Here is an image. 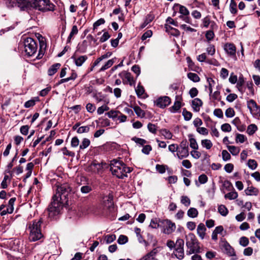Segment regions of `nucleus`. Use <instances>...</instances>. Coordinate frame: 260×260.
<instances>
[{
    "label": "nucleus",
    "instance_id": "f257e3e1",
    "mask_svg": "<svg viewBox=\"0 0 260 260\" xmlns=\"http://www.w3.org/2000/svg\"><path fill=\"white\" fill-rule=\"evenodd\" d=\"M71 187L68 183L57 186L56 192L52 197V201L48 209V214L51 219L60 213L63 206L68 202V197L71 191Z\"/></svg>",
    "mask_w": 260,
    "mask_h": 260
},
{
    "label": "nucleus",
    "instance_id": "f03ea898",
    "mask_svg": "<svg viewBox=\"0 0 260 260\" xmlns=\"http://www.w3.org/2000/svg\"><path fill=\"white\" fill-rule=\"evenodd\" d=\"M21 10L36 9L46 11L54 10V5L49 0H15Z\"/></svg>",
    "mask_w": 260,
    "mask_h": 260
},
{
    "label": "nucleus",
    "instance_id": "7ed1b4c3",
    "mask_svg": "<svg viewBox=\"0 0 260 260\" xmlns=\"http://www.w3.org/2000/svg\"><path fill=\"white\" fill-rule=\"evenodd\" d=\"M110 166V170L112 174L120 179L126 177L127 174L131 173L132 171L131 168L127 167L122 161L117 159L112 160Z\"/></svg>",
    "mask_w": 260,
    "mask_h": 260
},
{
    "label": "nucleus",
    "instance_id": "20e7f679",
    "mask_svg": "<svg viewBox=\"0 0 260 260\" xmlns=\"http://www.w3.org/2000/svg\"><path fill=\"white\" fill-rule=\"evenodd\" d=\"M42 218L36 219L29 222L27 224V230L29 231V239L30 241L35 242L43 237L41 231Z\"/></svg>",
    "mask_w": 260,
    "mask_h": 260
},
{
    "label": "nucleus",
    "instance_id": "39448f33",
    "mask_svg": "<svg viewBox=\"0 0 260 260\" xmlns=\"http://www.w3.org/2000/svg\"><path fill=\"white\" fill-rule=\"evenodd\" d=\"M186 246L189 250L186 251L187 255L199 253L201 252L199 242L193 233H189L185 236Z\"/></svg>",
    "mask_w": 260,
    "mask_h": 260
},
{
    "label": "nucleus",
    "instance_id": "423d86ee",
    "mask_svg": "<svg viewBox=\"0 0 260 260\" xmlns=\"http://www.w3.org/2000/svg\"><path fill=\"white\" fill-rule=\"evenodd\" d=\"M23 47L24 51L28 56H31L35 54L37 50L36 42L31 38L27 37L24 39L21 45Z\"/></svg>",
    "mask_w": 260,
    "mask_h": 260
},
{
    "label": "nucleus",
    "instance_id": "0eeeda50",
    "mask_svg": "<svg viewBox=\"0 0 260 260\" xmlns=\"http://www.w3.org/2000/svg\"><path fill=\"white\" fill-rule=\"evenodd\" d=\"M160 228L164 230V233L166 234H170L176 229L175 223L172 222L169 219H161L160 220Z\"/></svg>",
    "mask_w": 260,
    "mask_h": 260
},
{
    "label": "nucleus",
    "instance_id": "6e6552de",
    "mask_svg": "<svg viewBox=\"0 0 260 260\" xmlns=\"http://www.w3.org/2000/svg\"><path fill=\"white\" fill-rule=\"evenodd\" d=\"M184 241L182 239H177L175 246L176 253L175 256L179 259H182L184 256Z\"/></svg>",
    "mask_w": 260,
    "mask_h": 260
},
{
    "label": "nucleus",
    "instance_id": "1a4fd4ad",
    "mask_svg": "<svg viewBox=\"0 0 260 260\" xmlns=\"http://www.w3.org/2000/svg\"><path fill=\"white\" fill-rule=\"evenodd\" d=\"M103 205L105 209L109 212H112L114 210V205L113 202V195L109 193L108 195L103 197Z\"/></svg>",
    "mask_w": 260,
    "mask_h": 260
},
{
    "label": "nucleus",
    "instance_id": "9d476101",
    "mask_svg": "<svg viewBox=\"0 0 260 260\" xmlns=\"http://www.w3.org/2000/svg\"><path fill=\"white\" fill-rule=\"evenodd\" d=\"M247 107L253 117L260 116V107L253 100H250L247 102Z\"/></svg>",
    "mask_w": 260,
    "mask_h": 260
},
{
    "label": "nucleus",
    "instance_id": "9b49d317",
    "mask_svg": "<svg viewBox=\"0 0 260 260\" xmlns=\"http://www.w3.org/2000/svg\"><path fill=\"white\" fill-rule=\"evenodd\" d=\"M220 247L223 252L230 256H236L234 248L226 241H221Z\"/></svg>",
    "mask_w": 260,
    "mask_h": 260
},
{
    "label": "nucleus",
    "instance_id": "f8f14e48",
    "mask_svg": "<svg viewBox=\"0 0 260 260\" xmlns=\"http://www.w3.org/2000/svg\"><path fill=\"white\" fill-rule=\"evenodd\" d=\"M119 76L122 79L123 82L124 83L126 82V83L129 84L131 86H135V80L134 79L133 77L130 73L126 71H122L119 74Z\"/></svg>",
    "mask_w": 260,
    "mask_h": 260
},
{
    "label": "nucleus",
    "instance_id": "ddd939ff",
    "mask_svg": "<svg viewBox=\"0 0 260 260\" xmlns=\"http://www.w3.org/2000/svg\"><path fill=\"white\" fill-rule=\"evenodd\" d=\"M171 103V99L167 96L159 97L155 102V105L160 108H165L167 106H169Z\"/></svg>",
    "mask_w": 260,
    "mask_h": 260
},
{
    "label": "nucleus",
    "instance_id": "4468645a",
    "mask_svg": "<svg viewBox=\"0 0 260 260\" xmlns=\"http://www.w3.org/2000/svg\"><path fill=\"white\" fill-rule=\"evenodd\" d=\"M102 169V166L101 164L93 161L86 167L85 170L88 172L98 173Z\"/></svg>",
    "mask_w": 260,
    "mask_h": 260
},
{
    "label": "nucleus",
    "instance_id": "2eb2a0df",
    "mask_svg": "<svg viewBox=\"0 0 260 260\" xmlns=\"http://www.w3.org/2000/svg\"><path fill=\"white\" fill-rule=\"evenodd\" d=\"M224 50L228 55L234 57L236 56V47L233 43H226L224 46Z\"/></svg>",
    "mask_w": 260,
    "mask_h": 260
},
{
    "label": "nucleus",
    "instance_id": "dca6fc26",
    "mask_svg": "<svg viewBox=\"0 0 260 260\" xmlns=\"http://www.w3.org/2000/svg\"><path fill=\"white\" fill-rule=\"evenodd\" d=\"M71 59L73 60V61L76 66L81 67L87 59V56L86 55L76 56L74 55L71 57Z\"/></svg>",
    "mask_w": 260,
    "mask_h": 260
},
{
    "label": "nucleus",
    "instance_id": "f3484780",
    "mask_svg": "<svg viewBox=\"0 0 260 260\" xmlns=\"http://www.w3.org/2000/svg\"><path fill=\"white\" fill-rule=\"evenodd\" d=\"M203 102L199 98H196L192 101L191 106L194 112H198L200 110V107L202 106Z\"/></svg>",
    "mask_w": 260,
    "mask_h": 260
},
{
    "label": "nucleus",
    "instance_id": "a211bd4d",
    "mask_svg": "<svg viewBox=\"0 0 260 260\" xmlns=\"http://www.w3.org/2000/svg\"><path fill=\"white\" fill-rule=\"evenodd\" d=\"M176 155L179 159L186 158L189 155L188 149L178 148Z\"/></svg>",
    "mask_w": 260,
    "mask_h": 260
},
{
    "label": "nucleus",
    "instance_id": "6ab92c4d",
    "mask_svg": "<svg viewBox=\"0 0 260 260\" xmlns=\"http://www.w3.org/2000/svg\"><path fill=\"white\" fill-rule=\"evenodd\" d=\"M206 231V227L203 223H201L198 225L197 230V234L201 239L205 238Z\"/></svg>",
    "mask_w": 260,
    "mask_h": 260
},
{
    "label": "nucleus",
    "instance_id": "aec40b11",
    "mask_svg": "<svg viewBox=\"0 0 260 260\" xmlns=\"http://www.w3.org/2000/svg\"><path fill=\"white\" fill-rule=\"evenodd\" d=\"M258 189L253 186H249L245 190V192L247 196H257L258 193Z\"/></svg>",
    "mask_w": 260,
    "mask_h": 260
},
{
    "label": "nucleus",
    "instance_id": "412c9836",
    "mask_svg": "<svg viewBox=\"0 0 260 260\" xmlns=\"http://www.w3.org/2000/svg\"><path fill=\"white\" fill-rule=\"evenodd\" d=\"M88 43L87 40H83L82 43L78 44L77 51L80 53H85L86 51Z\"/></svg>",
    "mask_w": 260,
    "mask_h": 260
},
{
    "label": "nucleus",
    "instance_id": "4be33fe9",
    "mask_svg": "<svg viewBox=\"0 0 260 260\" xmlns=\"http://www.w3.org/2000/svg\"><path fill=\"white\" fill-rule=\"evenodd\" d=\"M154 19V15L153 14L149 13L148 14L145 18L144 22L141 25V28H144L148 24H149L151 22H152Z\"/></svg>",
    "mask_w": 260,
    "mask_h": 260
},
{
    "label": "nucleus",
    "instance_id": "5701e85b",
    "mask_svg": "<svg viewBox=\"0 0 260 260\" xmlns=\"http://www.w3.org/2000/svg\"><path fill=\"white\" fill-rule=\"evenodd\" d=\"M61 64L59 63H56L52 65L48 70V74L49 76H52L56 73L57 70L60 67Z\"/></svg>",
    "mask_w": 260,
    "mask_h": 260
},
{
    "label": "nucleus",
    "instance_id": "b1692460",
    "mask_svg": "<svg viewBox=\"0 0 260 260\" xmlns=\"http://www.w3.org/2000/svg\"><path fill=\"white\" fill-rule=\"evenodd\" d=\"M181 107V103L180 101H176L174 103V105L170 108V110L172 113H175L178 111Z\"/></svg>",
    "mask_w": 260,
    "mask_h": 260
},
{
    "label": "nucleus",
    "instance_id": "393cba45",
    "mask_svg": "<svg viewBox=\"0 0 260 260\" xmlns=\"http://www.w3.org/2000/svg\"><path fill=\"white\" fill-rule=\"evenodd\" d=\"M218 212L223 216H226L229 213V210L225 205H220L218 207Z\"/></svg>",
    "mask_w": 260,
    "mask_h": 260
},
{
    "label": "nucleus",
    "instance_id": "a878e982",
    "mask_svg": "<svg viewBox=\"0 0 260 260\" xmlns=\"http://www.w3.org/2000/svg\"><path fill=\"white\" fill-rule=\"evenodd\" d=\"M227 148L233 155H237L240 152V148L235 146L228 145Z\"/></svg>",
    "mask_w": 260,
    "mask_h": 260
},
{
    "label": "nucleus",
    "instance_id": "bb28decb",
    "mask_svg": "<svg viewBox=\"0 0 260 260\" xmlns=\"http://www.w3.org/2000/svg\"><path fill=\"white\" fill-rule=\"evenodd\" d=\"M207 56L205 53H203L197 56V60L199 62H204L206 61L207 63L209 64H213L212 61L211 60H206Z\"/></svg>",
    "mask_w": 260,
    "mask_h": 260
},
{
    "label": "nucleus",
    "instance_id": "cd10ccee",
    "mask_svg": "<svg viewBox=\"0 0 260 260\" xmlns=\"http://www.w3.org/2000/svg\"><path fill=\"white\" fill-rule=\"evenodd\" d=\"M187 215L191 218H195L198 215V211L195 208H190L187 211Z\"/></svg>",
    "mask_w": 260,
    "mask_h": 260
},
{
    "label": "nucleus",
    "instance_id": "c85d7f7f",
    "mask_svg": "<svg viewBox=\"0 0 260 260\" xmlns=\"http://www.w3.org/2000/svg\"><path fill=\"white\" fill-rule=\"evenodd\" d=\"M160 133L167 139H171L172 138V133L167 129L163 128L160 129Z\"/></svg>",
    "mask_w": 260,
    "mask_h": 260
},
{
    "label": "nucleus",
    "instance_id": "c756f323",
    "mask_svg": "<svg viewBox=\"0 0 260 260\" xmlns=\"http://www.w3.org/2000/svg\"><path fill=\"white\" fill-rule=\"evenodd\" d=\"M187 77L191 81L194 82H199L200 78L199 76L194 73H189L187 74Z\"/></svg>",
    "mask_w": 260,
    "mask_h": 260
},
{
    "label": "nucleus",
    "instance_id": "7c9ffc66",
    "mask_svg": "<svg viewBox=\"0 0 260 260\" xmlns=\"http://www.w3.org/2000/svg\"><path fill=\"white\" fill-rule=\"evenodd\" d=\"M120 113V112L119 111L112 110L106 113V114L108 116L109 118L114 119L117 117L118 115Z\"/></svg>",
    "mask_w": 260,
    "mask_h": 260
},
{
    "label": "nucleus",
    "instance_id": "2f4dec72",
    "mask_svg": "<svg viewBox=\"0 0 260 260\" xmlns=\"http://www.w3.org/2000/svg\"><path fill=\"white\" fill-rule=\"evenodd\" d=\"M201 144L203 147L207 149H210L213 146V144L210 140L204 139L201 141Z\"/></svg>",
    "mask_w": 260,
    "mask_h": 260
},
{
    "label": "nucleus",
    "instance_id": "473e14b6",
    "mask_svg": "<svg viewBox=\"0 0 260 260\" xmlns=\"http://www.w3.org/2000/svg\"><path fill=\"white\" fill-rule=\"evenodd\" d=\"M257 126L255 124H251L248 126L247 129V133L249 135H252L257 131Z\"/></svg>",
    "mask_w": 260,
    "mask_h": 260
},
{
    "label": "nucleus",
    "instance_id": "72a5a7b5",
    "mask_svg": "<svg viewBox=\"0 0 260 260\" xmlns=\"http://www.w3.org/2000/svg\"><path fill=\"white\" fill-rule=\"evenodd\" d=\"M160 220L161 219H159L158 221L156 218L151 219L149 226L153 229H157L158 227H160Z\"/></svg>",
    "mask_w": 260,
    "mask_h": 260
},
{
    "label": "nucleus",
    "instance_id": "f704fd0d",
    "mask_svg": "<svg viewBox=\"0 0 260 260\" xmlns=\"http://www.w3.org/2000/svg\"><path fill=\"white\" fill-rule=\"evenodd\" d=\"M78 32V29L76 25H73L71 31L68 38V42H70L72 38L75 35H77Z\"/></svg>",
    "mask_w": 260,
    "mask_h": 260
},
{
    "label": "nucleus",
    "instance_id": "c9c22d12",
    "mask_svg": "<svg viewBox=\"0 0 260 260\" xmlns=\"http://www.w3.org/2000/svg\"><path fill=\"white\" fill-rule=\"evenodd\" d=\"M90 144V140L87 138H84L80 145V149H84L88 147Z\"/></svg>",
    "mask_w": 260,
    "mask_h": 260
},
{
    "label": "nucleus",
    "instance_id": "e433bc0d",
    "mask_svg": "<svg viewBox=\"0 0 260 260\" xmlns=\"http://www.w3.org/2000/svg\"><path fill=\"white\" fill-rule=\"evenodd\" d=\"M238 193L236 191H232L224 195L225 199H229V200H234L237 198Z\"/></svg>",
    "mask_w": 260,
    "mask_h": 260
},
{
    "label": "nucleus",
    "instance_id": "4c0bfd02",
    "mask_svg": "<svg viewBox=\"0 0 260 260\" xmlns=\"http://www.w3.org/2000/svg\"><path fill=\"white\" fill-rule=\"evenodd\" d=\"M135 91L138 97L141 96L144 94L145 91L144 87L140 85V83H139L137 87L135 88Z\"/></svg>",
    "mask_w": 260,
    "mask_h": 260
},
{
    "label": "nucleus",
    "instance_id": "58836bf2",
    "mask_svg": "<svg viewBox=\"0 0 260 260\" xmlns=\"http://www.w3.org/2000/svg\"><path fill=\"white\" fill-rule=\"evenodd\" d=\"M168 166L164 165H156L155 168L156 171L160 174H163L165 173L166 170L168 169Z\"/></svg>",
    "mask_w": 260,
    "mask_h": 260
},
{
    "label": "nucleus",
    "instance_id": "ea45409f",
    "mask_svg": "<svg viewBox=\"0 0 260 260\" xmlns=\"http://www.w3.org/2000/svg\"><path fill=\"white\" fill-rule=\"evenodd\" d=\"M177 6L179 7V13L180 14L184 16H188L189 15V11L185 7L179 4H177Z\"/></svg>",
    "mask_w": 260,
    "mask_h": 260
},
{
    "label": "nucleus",
    "instance_id": "a19ab883",
    "mask_svg": "<svg viewBox=\"0 0 260 260\" xmlns=\"http://www.w3.org/2000/svg\"><path fill=\"white\" fill-rule=\"evenodd\" d=\"M230 11L231 13L235 14L237 12V4L234 0H231V3L230 5Z\"/></svg>",
    "mask_w": 260,
    "mask_h": 260
},
{
    "label": "nucleus",
    "instance_id": "79ce46f5",
    "mask_svg": "<svg viewBox=\"0 0 260 260\" xmlns=\"http://www.w3.org/2000/svg\"><path fill=\"white\" fill-rule=\"evenodd\" d=\"M189 141L190 147L193 149L197 150L199 146L196 140L193 138H190Z\"/></svg>",
    "mask_w": 260,
    "mask_h": 260
},
{
    "label": "nucleus",
    "instance_id": "37998d69",
    "mask_svg": "<svg viewBox=\"0 0 260 260\" xmlns=\"http://www.w3.org/2000/svg\"><path fill=\"white\" fill-rule=\"evenodd\" d=\"M92 190V187L88 185H85L81 186L80 191L82 193L86 194L90 192Z\"/></svg>",
    "mask_w": 260,
    "mask_h": 260
},
{
    "label": "nucleus",
    "instance_id": "c03bdc74",
    "mask_svg": "<svg viewBox=\"0 0 260 260\" xmlns=\"http://www.w3.org/2000/svg\"><path fill=\"white\" fill-rule=\"evenodd\" d=\"M132 140L135 143H136L138 144H139L141 146H143L145 144L147 143V141L145 140L137 138L136 137L132 138Z\"/></svg>",
    "mask_w": 260,
    "mask_h": 260
},
{
    "label": "nucleus",
    "instance_id": "a18cd8bd",
    "mask_svg": "<svg viewBox=\"0 0 260 260\" xmlns=\"http://www.w3.org/2000/svg\"><path fill=\"white\" fill-rule=\"evenodd\" d=\"M247 165L251 170H255L257 166V164L254 159H249L248 161Z\"/></svg>",
    "mask_w": 260,
    "mask_h": 260
},
{
    "label": "nucleus",
    "instance_id": "49530a36",
    "mask_svg": "<svg viewBox=\"0 0 260 260\" xmlns=\"http://www.w3.org/2000/svg\"><path fill=\"white\" fill-rule=\"evenodd\" d=\"M207 53L210 55H213L215 53V48L213 45L209 44L206 48Z\"/></svg>",
    "mask_w": 260,
    "mask_h": 260
},
{
    "label": "nucleus",
    "instance_id": "de8ad7c7",
    "mask_svg": "<svg viewBox=\"0 0 260 260\" xmlns=\"http://www.w3.org/2000/svg\"><path fill=\"white\" fill-rule=\"evenodd\" d=\"M147 128L148 131L152 133V134H156L157 131V126L154 124H152L151 123H149L147 125Z\"/></svg>",
    "mask_w": 260,
    "mask_h": 260
},
{
    "label": "nucleus",
    "instance_id": "09e8293b",
    "mask_svg": "<svg viewBox=\"0 0 260 260\" xmlns=\"http://www.w3.org/2000/svg\"><path fill=\"white\" fill-rule=\"evenodd\" d=\"M181 203L185 206L188 207L190 204V200L187 196H182L181 199Z\"/></svg>",
    "mask_w": 260,
    "mask_h": 260
},
{
    "label": "nucleus",
    "instance_id": "8fccbe9b",
    "mask_svg": "<svg viewBox=\"0 0 260 260\" xmlns=\"http://www.w3.org/2000/svg\"><path fill=\"white\" fill-rule=\"evenodd\" d=\"M239 243L241 246L246 247L249 244V240L246 237H242L240 239Z\"/></svg>",
    "mask_w": 260,
    "mask_h": 260
},
{
    "label": "nucleus",
    "instance_id": "3c124183",
    "mask_svg": "<svg viewBox=\"0 0 260 260\" xmlns=\"http://www.w3.org/2000/svg\"><path fill=\"white\" fill-rule=\"evenodd\" d=\"M222 157L224 161H228L231 158L230 154L226 150L222 151Z\"/></svg>",
    "mask_w": 260,
    "mask_h": 260
},
{
    "label": "nucleus",
    "instance_id": "603ef678",
    "mask_svg": "<svg viewBox=\"0 0 260 260\" xmlns=\"http://www.w3.org/2000/svg\"><path fill=\"white\" fill-rule=\"evenodd\" d=\"M235 111L232 108H228L225 112V115L227 117L231 118L235 115Z\"/></svg>",
    "mask_w": 260,
    "mask_h": 260
},
{
    "label": "nucleus",
    "instance_id": "864d4df0",
    "mask_svg": "<svg viewBox=\"0 0 260 260\" xmlns=\"http://www.w3.org/2000/svg\"><path fill=\"white\" fill-rule=\"evenodd\" d=\"M89 126H83L79 127L77 129V133L79 134H82L84 133H88L89 131Z\"/></svg>",
    "mask_w": 260,
    "mask_h": 260
},
{
    "label": "nucleus",
    "instance_id": "5fc2aeb1",
    "mask_svg": "<svg viewBox=\"0 0 260 260\" xmlns=\"http://www.w3.org/2000/svg\"><path fill=\"white\" fill-rule=\"evenodd\" d=\"M128 241V238L126 236L120 235L117 240L118 243L119 244H124Z\"/></svg>",
    "mask_w": 260,
    "mask_h": 260
},
{
    "label": "nucleus",
    "instance_id": "6e6d98bb",
    "mask_svg": "<svg viewBox=\"0 0 260 260\" xmlns=\"http://www.w3.org/2000/svg\"><path fill=\"white\" fill-rule=\"evenodd\" d=\"M214 115L218 118H221L223 117V112L219 108L215 109L213 112Z\"/></svg>",
    "mask_w": 260,
    "mask_h": 260
},
{
    "label": "nucleus",
    "instance_id": "4d7b16f0",
    "mask_svg": "<svg viewBox=\"0 0 260 260\" xmlns=\"http://www.w3.org/2000/svg\"><path fill=\"white\" fill-rule=\"evenodd\" d=\"M182 114L185 120H189L192 117V114L191 112L184 109L182 112Z\"/></svg>",
    "mask_w": 260,
    "mask_h": 260
},
{
    "label": "nucleus",
    "instance_id": "13d9d810",
    "mask_svg": "<svg viewBox=\"0 0 260 260\" xmlns=\"http://www.w3.org/2000/svg\"><path fill=\"white\" fill-rule=\"evenodd\" d=\"M207 82L209 83V90L210 95L212 93V86L215 84V81L211 78H207Z\"/></svg>",
    "mask_w": 260,
    "mask_h": 260
},
{
    "label": "nucleus",
    "instance_id": "bf43d9fd",
    "mask_svg": "<svg viewBox=\"0 0 260 260\" xmlns=\"http://www.w3.org/2000/svg\"><path fill=\"white\" fill-rule=\"evenodd\" d=\"M221 129L223 132H230L232 130L231 126L229 123H224L221 126Z\"/></svg>",
    "mask_w": 260,
    "mask_h": 260
},
{
    "label": "nucleus",
    "instance_id": "052dcab7",
    "mask_svg": "<svg viewBox=\"0 0 260 260\" xmlns=\"http://www.w3.org/2000/svg\"><path fill=\"white\" fill-rule=\"evenodd\" d=\"M86 108L89 113H93L96 109L95 106L91 103H88L86 105Z\"/></svg>",
    "mask_w": 260,
    "mask_h": 260
},
{
    "label": "nucleus",
    "instance_id": "680f3d73",
    "mask_svg": "<svg viewBox=\"0 0 260 260\" xmlns=\"http://www.w3.org/2000/svg\"><path fill=\"white\" fill-rule=\"evenodd\" d=\"M224 169L228 173H231L234 170V165L232 164H227L224 166Z\"/></svg>",
    "mask_w": 260,
    "mask_h": 260
},
{
    "label": "nucleus",
    "instance_id": "e2e57ef3",
    "mask_svg": "<svg viewBox=\"0 0 260 260\" xmlns=\"http://www.w3.org/2000/svg\"><path fill=\"white\" fill-rule=\"evenodd\" d=\"M198 180L201 184H205L208 181V177L205 174H202L199 176Z\"/></svg>",
    "mask_w": 260,
    "mask_h": 260
},
{
    "label": "nucleus",
    "instance_id": "0e129e2a",
    "mask_svg": "<svg viewBox=\"0 0 260 260\" xmlns=\"http://www.w3.org/2000/svg\"><path fill=\"white\" fill-rule=\"evenodd\" d=\"M197 131L203 135H207L208 134V129L204 127H199L197 128Z\"/></svg>",
    "mask_w": 260,
    "mask_h": 260
},
{
    "label": "nucleus",
    "instance_id": "69168bd1",
    "mask_svg": "<svg viewBox=\"0 0 260 260\" xmlns=\"http://www.w3.org/2000/svg\"><path fill=\"white\" fill-rule=\"evenodd\" d=\"M152 150V147L150 145H145L142 150V152L145 154H149L150 152Z\"/></svg>",
    "mask_w": 260,
    "mask_h": 260
},
{
    "label": "nucleus",
    "instance_id": "338daca9",
    "mask_svg": "<svg viewBox=\"0 0 260 260\" xmlns=\"http://www.w3.org/2000/svg\"><path fill=\"white\" fill-rule=\"evenodd\" d=\"M116 239L115 235H108L106 237V241L107 244H109L113 242Z\"/></svg>",
    "mask_w": 260,
    "mask_h": 260
},
{
    "label": "nucleus",
    "instance_id": "774afa93",
    "mask_svg": "<svg viewBox=\"0 0 260 260\" xmlns=\"http://www.w3.org/2000/svg\"><path fill=\"white\" fill-rule=\"evenodd\" d=\"M237 98H238V96L236 94L231 93L226 96V100L229 102L231 103V102H233L234 101H235Z\"/></svg>",
    "mask_w": 260,
    "mask_h": 260
}]
</instances>
